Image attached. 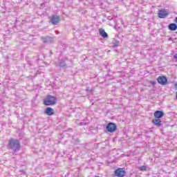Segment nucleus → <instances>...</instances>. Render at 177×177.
<instances>
[{
    "label": "nucleus",
    "instance_id": "nucleus-17",
    "mask_svg": "<svg viewBox=\"0 0 177 177\" xmlns=\"http://www.w3.org/2000/svg\"><path fill=\"white\" fill-rule=\"evenodd\" d=\"M120 42L118 41H116V44H117V45H116V46H118V44H119Z\"/></svg>",
    "mask_w": 177,
    "mask_h": 177
},
{
    "label": "nucleus",
    "instance_id": "nucleus-2",
    "mask_svg": "<svg viewBox=\"0 0 177 177\" xmlns=\"http://www.w3.org/2000/svg\"><path fill=\"white\" fill-rule=\"evenodd\" d=\"M8 146H10V149H12V150H15V151L20 150L21 147L19 140L13 138H10L8 140Z\"/></svg>",
    "mask_w": 177,
    "mask_h": 177
},
{
    "label": "nucleus",
    "instance_id": "nucleus-9",
    "mask_svg": "<svg viewBox=\"0 0 177 177\" xmlns=\"http://www.w3.org/2000/svg\"><path fill=\"white\" fill-rule=\"evenodd\" d=\"M153 115L155 118L160 120V118H162V116L164 115V112H162V111H156L154 112Z\"/></svg>",
    "mask_w": 177,
    "mask_h": 177
},
{
    "label": "nucleus",
    "instance_id": "nucleus-10",
    "mask_svg": "<svg viewBox=\"0 0 177 177\" xmlns=\"http://www.w3.org/2000/svg\"><path fill=\"white\" fill-rule=\"evenodd\" d=\"M152 123L153 124V125H155V127H161L162 122L161 121L160 119L155 118L152 120Z\"/></svg>",
    "mask_w": 177,
    "mask_h": 177
},
{
    "label": "nucleus",
    "instance_id": "nucleus-3",
    "mask_svg": "<svg viewBox=\"0 0 177 177\" xmlns=\"http://www.w3.org/2000/svg\"><path fill=\"white\" fill-rule=\"evenodd\" d=\"M106 128L108 132H110V133H114V132L117 131V124L113 122H109L107 124Z\"/></svg>",
    "mask_w": 177,
    "mask_h": 177
},
{
    "label": "nucleus",
    "instance_id": "nucleus-5",
    "mask_svg": "<svg viewBox=\"0 0 177 177\" xmlns=\"http://www.w3.org/2000/svg\"><path fill=\"white\" fill-rule=\"evenodd\" d=\"M49 19L54 26H56V24H59L60 23V17L59 15H52L51 17H49Z\"/></svg>",
    "mask_w": 177,
    "mask_h": 177
},
{
    "label": "nucleus",
    "instance_id": "nucleus-7",
    "mask_svg": "<svg viewBox=\"0 0 177 177\" xmlns=\"http://www.w3.org/2000/svg\"><path fill=\"white\" fill-rule=\"evenodd\" d=\"M168 15H169V12L167 11V10H159L158 16L159 19H165V17H167Z\"/></svg>",
    "mask_w": 177,
    "mask_h": 177
},
{
    "label": "nucleus",
    "instance_id": "nucleus-6",
    "mask_svg": "<svg viewBox=\"0 0 177 177\" xmlns=\"http://www.w3.org/2000/svg\"><path fill=\"white\" fill-rule=\"evenodd\" d=\"M157 81L160 85H167V84H168V79H167L165 76L158 77Z\"/></svg>",
    "mask_w": 177,
    "mask_h": 177
},
{
    "label": "nucleus",
    "instance_id": "nucleus-18",
    "mask_svg": "<svg viewBox=\"0 0 177 177\" xmlns=\"http://www.w3.org/2000/svg\"><path fill=\"white\" fill-rule=\"evenodd\" d=\"M175 22L177 24V17H176Z\"/></svg>",
    "mask_w": 177,
    "mask_h": 177
},
{
    "label": "nucleus",
    "instance_id": "nucleus-1",
    "mask_svg": "<svg viewBox=\"0 0 177 177\" xmlns=\"http://www.w3.org/2000/svg\"><path fill=\"white\" fill-rule=\"evenodd\" d=\"M44 106H55L57 104V98L51 95H47L43 100Z\"/></svg>",
    "mask_w": 177,
    "mask_h": 177
},
{
    "label": "nucleus",
    "instance_id": "nucleus-16",
    "mask_svg": "<svg viewBox=\"0 0 177 177\" xmlns=\"http://www.w3.org/2000/svg\"><path fill=\"white\" fill-rule=\"evenodd\" d=\"M174 88L177 91V83L174 84Z\"/></svg>",
    "mask_w": 177,
    "mask_h": 177
},
{
    "label": "nucleus",
    "instance_id": "nucleus-14",
    "mask_svg": "<svg viewBox=\"0 0 177 177\" xmlns=\"http://www.w3.org/2000/svg\"><path fill=\"white\" fill-rule=\"evenodd\" d=\"M150 84H152L153 86H154V85H156V82L150 81Z\"/></svg>",
    "mask_w": 177,
    "mask_h": 177
},
{
    "label": "nucleus",
    "instance_id": "nucleus-11",
    "mask_svg": "<svg viewBox=\"0 0 177 177\" xmlns=\"http://www.w3.org/2000/svg\"><path fill=\"white\" fill-rule=\"evenodd\" d=\"M99 32H100V35H101V37H102V38H107L108 35H107V32H106V31H104V29L100 28Z\"/></svg>",
    "mask_w": 177,
    "mask_h": 177
},
{
    "label": "nucleus",
    "instance_id": "nucleus-12",
    "mask_svg": "<svg viewBox=\"0 0 177 177\" xmlns=\"http://www.w3.org/2000/svg\"><path fill=\"white\" fill-rule=\"evenodd\" d=\"M168 28L170 30V31H176L177 25L176 24H170L168 26Z\"/></svg>",
    "mask_w": 177,
    "mask_h": 177
},
{
    "label": "nucleus",
    "instance_id": "nucleus-15",
    "mask_svg": "<svg viewBox=\"0 0 177 177\" xmlns=\"http://www.w3.org/2000/svg\"><path fill=\"white\" fill-rule=\"evenodd\" d=\"M174 58L176 60H177V54H176V55H174Z\"/></svg>",
    "mask_w": 177,
    "mask_h": 177
},
{
    "label": "nucleus",
    "instance_id": "nucleus-8",
    "mask_svg": "<svg viewBox=\"0 0 177 177\" xmlns=\"http://www.w3.org/2000/svg\"><path fill=\"white\" fill-rule=\"evenodd\" d=\"M44 113L45 114H46V115H49V116L53 115V114H55V109L50 107H47L45 109Z\"/></svg>",
    "mask_w": 177,
    "mask_h": 177
},
{
    "label": "nucleus",
    "instance_id": "nucleus-4",
    "mask_svg": "<svg viewBox=\"0 0 177 177\" xmlns=\"http://www.w3.org/2000/svg\"><path fill=\"white\" fill-rule=\"evenodd\" d=\"M114 174L117 177H124L127 175V171L124 169V168H118L115 170Z\"/></svg>",
    "mask_w": 177,
    "mask_h": 177
},
{
    "label": "nucleus",
    "instance_id": "nucleus-13",
    "mask_svg": "<svg viewBox=\"0 0 177 177\" xmlns=\"http://www.w3.org/2000/svg\"><path fill=\"white\" fill-rule=\"evenodd\" d=\"M138 169H140V171H147V167L145 165L140 166V167H138Z\"/></svg>",
    "mask_w": 177,
    "mask_h": 177
}]
</instances>
